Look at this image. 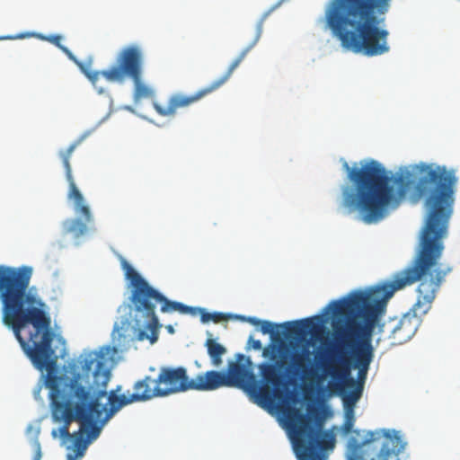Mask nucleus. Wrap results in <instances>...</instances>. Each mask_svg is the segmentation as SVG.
<instances>
[{
    "label": "nucleus",
    "instance_id": "obj_9",
    "mask_svg": "<svg viewBox=\"0 0 460 460\" xmlns=\"http://www.w3.org/2000/svg\"><path fill=\"white\" fill-rule=\"evenodd\" d=\"M126 278L133 287L131 303L134 306V321L139 329V340L147 339L151 343L157 341L159 321L155 314V306L161 305L163 313L178 311L181 314L195 315L196 309L180 302L170 301L158 290L151 287L134 268L126 261L122 262Z\"/></svg>",
    "mask_w": 460,
    "mask_h": 460
},
{
    "label": "nucleus",
    "instance_id": "obj_21",
    "mask_svg": "<svg viewBox=\"0 0 460 460\" xmlns=\"http://www.w3.org/2000/svg\"><path fill=\"white\" fill-rule=\"evenodd\" d=\"M201 314V321L203 323H208L209 321H213L214 323H219L226 319L225 315L222 313H207L204 309H199Z\"/></svg>",
    "mask_w": 460,
    "mask_h": 460
},
{
    "label": "nucleus",
    "instance_id": "obj_14",
    "mask_svg": "<svg viewBox=\"0 0 460 460\" xmlns=\"http://www.w3.org/2000/svg\"><path fill=\"white\" fill-rule=\"evenodd\" d=\"M405 444L397 434L379 429L367 431L364 440L357 445L349 460H390L397 458Z\"/></svg>",
    "mask_w": 460,
    "mask_h": 460
},
{
    "label": "nucleus",
    "instance_id": "obj_17",
    "mask_svg": "<svg viewBox=\"0 0 460 460\" xmlns=\"http://www.w3.org/2000/svg\"><path fill=\"white\" fill-rule=\"evenodd\" d=\"M205 346L211 358L212 365L219 367L223 363L222 357L226 354V349L213 338H208Z\"/></svg>",
    "mask_w": 460,
    "mask_h": 460
},
{
    "label": "nucleus",
    "instance_id": "obj_12",
    "mask_svg": "<svg viewBox=\"0 0 460 460\" xmlns=\"http://www.w3.org/2000/svg\"><path fill=\"white\" fill-rule=\"evenodd\" d=\"M275 7L271 8L268 12H266L260 22L257 24V33L253 40V41L247 46L245 49H243L240 54L236 57L234 60L230 64V66L227 68V71L218 79L213 81L208 86L198 91L196 93L192 95H184L181 93L173 94L172 95L169 100L166 106H164L158 102H154L153 106L155 111L164 117H172L176 114V111L180 108H184L191 105L192 103L198 102L207 94L211 93L212 92L216 91L219 87H221L233 75L234 71L239 66V65L242 63V61L245 58L249 51L253 48V46L257 43L259 40L261 31H262V25L265 19L268 17V15L271 13L272 10H274Z\"/></svg>",
    "mask_w": 460,
    "mask_h": 460
},
{
    "label": "nucleus",
    "instance_id": "obj_19",
    "mask_svg": "<svg viewBox=\"0 0 460 460\" xmlns=\"http://www.w3.org/2000/svg\"><path fill=\"white\" fill-rule=\"evenodd\" d=\"M40 38L57 46L70 60L74 61L80 67L84 74L85 70H90L84 64L79 62L66 47L61 44L62 37L60 35L53 34L49 36H40Z\"/></svg>",
    "mask_w": 460,
    "mask_h": 460
},
{
    "label": "nucleus",
    "instance_id": "obj_26",
    "mask_svg": "<svg viewBox=\"0 0 460 460\" xmlns=\"http://www.w3.org/2000/svg\"><path fill=\"white\" fill-rule=\"evenodd\" d=\"M155 367H150V371H155Z\"/></svg>",
    "mask_w": 460,
    "mask_h": 460
},
{
    "label": "nucleus",
    "instance_id": "obj_5",
    "mask_svg": "<svg viewBox=\"0 0 460 460\" xmlns=\"http://www.w3.org/2000/svg\"><path fill=\"white\" fill-rule=\"evenodd\" d=\"M289 349L280 339H273L262 349V357L270 362L259 365L262 384H259L252 370L249 357L238 354L236 361L228 363L227 372L209 370L206 372L208 391L223 386H234L254 397L259 405L273 407L284 403L288 398V383L281 373L286 364Z\"/></svg>",
    "mask_w": 460,
    "mask_h": 460
},
{
    "label": "nucleus",
    "instance_id": "obj_20",
    "mask_svg": "<svg viewBox=\"0 0 460 460\" xmlns=\"http://www.w3.org/2000/svg\"><path fill=\"white\" fill-rule=\"evenodd\" d=\"M354 387L352 391L343 396L346 406H353L361 397L363 385H357Z\"/></svg>",
    "mask_w": 460,
    "mask_h": 460
},
{
    "label": "nucleus",
    "instance_id": "obj_22",
    "mask_svg": "<svg viewBox=\"0 0 460 460\" xmlns=\"http://www.w3.org/2000/svg\"><path fill=\"white\" fill-rule=\"evenodd\" d=\"M353 427V416H347V420L343 424V429L346 433H349L351 431V429Z\"/></svg>",
    "mask_w": 460,
    "mask_h": 460
},
{
    "label": "nucleus",
    "instance_id": "obj_16",
    "mask_svg": "<svg viewBox=\"0 0 460 460\" xmlns=\"http://www.w3.org/2000/svg\"><path fill=\"white\" fill-rule=\"evenodd\" d=\"M288 349H290L288 346ZM309 351L304 349L301 352L289 349L288 356L286 358V364L282 368H286L287 372L293 375H306L308 370Z\"/></svg>",
    "mask_w": 460,
    "mask_h": 460
},
{
    "label": "nucleus",
    "instance_id": "obj_7",
    "mask_svg": "<svg viewBox=\"0 0 460 460\" xmlns=\"http://www.w3.org/2000/svg\"><path fill=\"white\" fill-rule=\"evenodd\" d=\"M32 268L0 265V301L2 322L19 336L31 325L39 332L45 326L49 306L32 289H29Z\"/></svg>",
    "mask_w": 460,
    "mask_h": 460
},
{
    "label": "nucleus",
    "instance_id": "obj_8",
    "mask_svg": "<svg viewBox=\"0 0 460 460\" xmlns=\"http://www.w3.org/2000/svg\"><path fill=\"white\" fill-rule=\"evenodd\" d=\"M134 393L117 394L120 386L111 390L108 397L109 411L105 420H110L122 407L137 402H146L155 397H165L171 394L190 390L208 391L206 373L199 374L195 378L190 379L187 369L183 367H163L156 377L146 376L135 383Z\"/></svg>",
    "mask_w": 460,
    "mask_h": 460
},
{
    "label": "nucleus",
    "instance_id": "obj_11",
    "mask_svg": "<svg viewBox=\"0 0 460 460\" xmlns=\"http://www.w3.org/2000/svg\"><path fill=\"white\" fill-rule=\"evenodd\" d=\"M288 427L294 451L298 460H328L326 451L335 445L334 436L322 432L313 425L310 417L292 409L288 416Z\"/></svg>",
    "mask_w": 460,
    "mask_h": 460
},
{
    "label": "nucleus",
    "instance_id": "obj_13",
    "mask_svg": "<svg viewBox=\"0 0 460 460\" xmlns=\"http://www.w3.org/2000/svg\"><path fill=\"white\" fill-rule=\"evenodd\" d=\"M82 138L71 144L66 150L60 151L59 156L62 160L66 171V178L69 184V190L67 198L74 201L75 210L77 214L83 216L81 218H68L63 222V231L66 234H72L74 238L78 239L86 234L89 231V226L93 221V217L88 205L84 202V198L78 190L74 177L72 175V169L70 164V157L77 146L82 142Z\"/></svg>",
    "mask_w": 460,
    "mask_h": 460
},
{
    "label": "nucleus",
    "instance_id": "obj_18",
    "mask_svg": "<svg viewBox=\"0 0 460 460\" xmlns=\"http://www.w3.org/2000/svg\"><path fill=\"white\" fill-rule=\"evenodd\" d=\"M86 435V433H81L80 430L77 432L73 433V438L71 440H73V447H67V449H71L75 452V455L68 454L67 459L68 460H75L77 457H82L87 448L88 442L91 440H88L86 438V440L84 438V436Z\"/></svg>",
    "mask_w": 460,
    "mask_h": 460
},
{
    "label": "nucleus",
    "instance_id": "obj_25",
    "mask_svg": "<svg viewBox=\"0 0 460 460\" xmlns=\"http://www.w3.org/2000/svg\"><path fill=\"white\" fill-rule=\"evenodd\" d=\"M247 321L252 323V325L258 326L261 323V320L257 319L255 317H249Z\"/></svg>",
    "mask_w": 460,
    "mask_h": 460
},
{
    "label": "nucleus",
    "instance_id": "obj_1",
    "mask_svg": "<svg viewBox=\"0 0 460 460\" xmlns=\"http://www.w3.org/2000/svg\"><path fill=\"white\" fill-rule=\"evenodd\" d=\"M46 320L39 332L31 325L15 338L35 367L48 372L45 386L49 390L51 417L55 422H63L51 434L66 444L73 438L69 426L75 420L80 424L78 430L86 433L88 440L96 439L102 429L98 421L108 420L105 418L109 409L102 405L100 399L107 394L111 368L118 349L105 346L99 350L84 351L69 363V376H59L54 373L56 358L49 314Z\"/></svg>",
    "mask_w": 460,
    "mask_h": 460
},
{
    "label": "nucleus",
    "instance_id": "obj_6",
    "mask_svg": "<svg viewBox=\"0 0 460 460\" xmlns=\"http://www.w3.org/2000/svg\"><path fill=\"white\" fill-rule=\"evenodd\" d=\"M391 0H332L325 12L328 27L342 47L368 57L389 50L388 31L378 15L388 12Z\"/></svg>",
    "mask_w": 460,
    "mask_h": 460
},
{
    "label": "nucleus",
    "instance_id": "obj_15",
    "mask_svg": "<svg viewBox=\"0 0 460 460\" xmlns=\"http://www.w3.org/2000/svg\"><path fill=\"white\" fill-rule=\"evenodd\" d=\"M313 324V319L305 318L302 320L287 322L281 325V327L285 328V333L289 337H300L304 335L309 328H311ZM261 332L263 334H271L273 335L275 332V329L280 327V325L272 323L269 321H262L260 323Z\"/></svg>",
    "mask_w": 460,
    "mask_h": 460
},
{
    "label": "nucleus",
    "instance_id": "obj_24",
    "mask_svg": "<svg viewBox=\"0 0 460 460\" xmlns=\"http://www.w3.org/2000/svg\"><path fill=\"white\" fill-rule=\"evenodd\" d=\"M41 449L40 444H37V448L33 456V460H41Z\"/></svg>",
    "mask_w": 460,
    "mask_h": 460
},
{
    "label": "nucleus",
    "instance_id": "obj_10",
    "mask_svg": "<svg viewBox=\"0 0 460 460\" xmlns=\"http://www.w3.org/2000/svg\"><path fill=\"white\" fill-rule=\"evenodd\" d=\"M144 51L137 45L131 44L122 48L117 54L115 62L102 71L85 70L84 75L95 84L100 76L107 82L124 84L130 79L134 84L133 99L138 102L144 99L153 98L155 92L143 80Z\"/></svg>",
    "mask_w": 460,
    "mask_h": 460
},
{
    "label": "nucleus",
    "instance_id": "obj_23",
    "mask_svg": "<svg viewBox=\"0 0 460 460\" xmlns=\"http://www.w3.org/2000/svg\"><path fill=\"white\" fill-rule=\"evenodd\" d=\"M249 344H251L252 348L255 350H260L262 349V344L261 341L254 340L252 337L249 338Z\"/></svg>",
    "mask_w": 460,
    "mask_h": 460
},
{
    "label": "nucleus",
    "instance_id": "obj_2",
    "mask_svg": "<svg viewBox=\"0 0 460 460\" xmlns=\"http://www.w3.org/2000/svg\"><path fill=\"white\" fill-rule=\"evenodd\" d=\"M413 172L418 175L416 192L425 199L427 213L418 252L411 263L396 273L392 281L376 286L368 292L360 291L383 299L385 295L383 288H394L406 278L417 277V279L394 290L395 292L420 281L417 301L412 306L413 314H407L401 319L389 323L391 337L398 343L408 341L416 333L418 317L426 314L431 308L447 275L452 271V267L444 266L439 261L445 249L443 240L447 235L449 220L454 211L458 181L456 170L437 164L420 163L414 166Z\"/></svg>",
    "mask_w": 460,
    "mask_h": 460
},
{
    "label": "nucleus",
    "instance_id": "obj_3",
    "mask_svg": "<svg viewBox=\"0 0 460 460\" xmlns=\"http://www.w3.org/2000/svg\"><path fill=\"white\" fill-rule=\"evenodd\" d=\"M415 278H406L394 288H384L383 299L352 292L329 304L332 311L333 343L317 360V367L322 372L319 380L330 377V387L340 392L365 382L374 358L372 333L378 316L394 290Z\"/></svg>",
    "mask_w": 460,
    "mask_h": 460
},
{
    "label": "nucleus",
    "instance_id": "obj_4",
    "mask_svg": "<svg viewBox=\"0 0 460 460\" xmlns=\"http://www.w3.org/2000/svg\"><path fill=\"white\" fill-rule=\"evenodd\" d=\"M348 180L354 189L343 186L341 206L349 212L358 211L362 222L376 224L388 214L389 206L405 197L410 184V173L387 175L385 168L376 160L367 159L360 166L343 163Z\"/></svg>",
    "mask_w": 460,
    "mask_h": 460
}]
</instances>
